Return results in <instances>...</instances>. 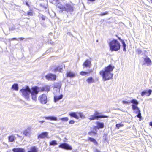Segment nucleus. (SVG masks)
I'll return each instance as SVG.
<instances>
[{"label": "nucleus", "instance_id": "obj_35", "mask_svg": "<svg viewBox=\"0 0 152 152\" xmlns=\"http://www.w3.org/2000/svg\"><path fill=\"white\" fill-rule=\"evenodd\" d=\"M96 134V133L93 131L89 132L88 133V134L91 136H95Z\"/></svg>", "mask_w": 152, "mask_h": 152}, {"label": "nucleus", "instance_id": "obj_42", "mask_svg": "<svg viewBox=\"0 0 152 152\" xmlns=\"http://www.w3.org/2000/svg\"><path fill=\"white\" fill-rule=\"evenodd\" d=\"M137 53L138 54H140L142 52V50L140 49H137L136 50Z\"/></svg>", "mask_w": 152, "mask_h": 152}, {"label": "nucleus", "instance_id": "obj_30", "mask_svg": "<svg viewBox=\"0 0 152 152\" xmlns=\"http://www.w3.org/2000/svg\"><path fill=\"white\" fill-rule=\"evenodd\" d=\"M58 143L55 140H53L50 142V145L55 146Z\"/></svg>", "mask_w": 152, "mask_h": 152}, {"label": "nucleus", "instance_id": "obj_26", "mask_svg": "<svg viewBox=\"0 0 152 152\" xmlns=\"http://www.w3.org/2000/svg\"><path fill=\"white\" fill-rule=\"evenodd\" d=\"M130 103L132 104V105H138L139 104L138 102L135 99H132L130 100Z\"/></svg>", "mask_w": 152, "mask_h": 152}, {"label": "nucleus", "instance_id": "obj_3", "mask_svg": "<svg viewBox=\"0 0 152 152\" xmlns=\"http://www.w3.org/2000/svg\"><path fill=\"white\" fill-rule=\"evenodd\" d=\"M57 6L61 10V11H60V12L61 11V12L65 11L68 13L71 14L74 11V7L73 5L69 3H66L64 5H63L59 2L57 4Z\"/></svg>", "mask_w": 152, "mask_h": 152}, {"label": "nucleus", "instance_id": "obj_17", "mask_svg": "<svg viewBox=\"0 0 152 152\" xmlns=\"http://www.w3.org/2000/svg\"><path fill=\"white\" fill-rule=\"evenodd\" d=\"M64 66V65L63 64L61 66H58V67H56L54 69V71L55 72L58 71L60 72H61V70L62 69L63 67Z\"/></svg>", "mask_w": 152, "mask_h": 152}, {"label": "nucleus", "instance_id": "obj_55", "mask_svg": "<svg viewBox=\"0 0 152 152\" xmlns=\"http://www.w3.org/2000/svg\"><path fill=\"white\" fill-rule=\"evenodd\" d=\"M17 136L18 137H21L20 136H19V135H18V134H17Z\"/></svg>", "mask_w": 152, "mask_h": 152}, {"label": "nucleus", "instance_id": "obj_18", "mask_svg": "<svg viewBox=\"0 0 152 152\" xmlns=\"http://www.w3.org/2000/svg\"><path fill=\"white\" fill-rule=\"evenodd\" d=\"M13 152H25L24 148H14L12 149Z\"/></svg>", "mask_w": 152, "mask_h": 152}, {"label": "nucleus", "instance_id": "obj_19", "mask_svg": "<svg viewBox=\"0 0 152 152\" xmlns=\"http://www.w3.org/2000/svg\"><path fill=\"white\" fill-rule=\"evenodd\" d=\"M96 124L97 125V127L99 129H102L104 128V124L103 122L99 121H97L96 123Z\"/></svg>", "mask_w": 152, "mask_h": 152}, {"label": "nucleus", "instance_id": "obj_33", "mask_svg": "<svg viewBox=\"0 0 152 152\" xmlns=\"http://www.w3.org/2000/svg\"><path fill=\"white\" fill-rule=\"evenodd\" d=\"M137 105H132V108L133 110H139V108L137 107Z\"/></svg>", "mask_w": 152, "mask_h": 152}, {"label": "nucleus", "instance_id": "obj_25", "mask_svg": "<svg viewBox=\"0 0 152 152\" xmlns=\"http://www.w3.org/2000/svg\"><path fill=\"white\" fill-rule=\"evenodd\" d=\"M11 88L15 91H18L19 89L18 84L17 83L13 84L11 87Z\"/></svg>", "mask_w": 152, "mask_h": 152}, {"label": "nucleus", "instance_id": "obj_29", "mask_svg": "<svg viewBox=\"0 0 152 152\" xmlns=\"http://www.w3.org/2000/svg\"><path fill=\"white\" fill-rule=\"evenodd\" d=\"M86 81L89 84H91L95 82L94 80L91 77L88 78L87 79Z\"/></svg>", "mask_w": 152, "mask_h": 152}, {"label": "nucleus", "instance_id": "obj_16", "mask_svg": "<svg viewBox=\"0 0 152 152\" xmlns=\"http://www.w3.org/2000/svg\"><path fill=\"white\" fill-rule=\"evenodd\" d=\"M66 75L67 77L73 78L75 76V73L71 71L67 72Z\"/></svg>", "mask_w": 152, "mask_h": 152}, {"label": "nucleus", "instance_id": "obj_49", "mask_svg": "<svg viewBox=\"0 0 152 152\" xmlns=\"http://www.w3.org/2000/svg\"><path fill=\"white\" fill-rule=\"evenodd\" d=\"M12 39V40H18V39H17V38H12V39Z\"/></svg>", "mask_w": 152, "mask_h": 152}, {"label": "nucleus", "instance_id": "obj_15", "mask_svg": "<svg viewBox=\"0 0 152 152\" xmlns=\"http://www.w3.org/2000/svg\"><path fill=\"white\" fill-rule=\"evenodd\" d=\"M144 63L143 64H146L148 65H150L151 63V61L150 59L148 57H147L144 58Z\"/></svg>", "mask_w": 152, "mask_h": 152}, {"label": "nucleus", "instance_id": "obj_24", "mask_svg": "<svg viewBox=\"0 0 152 152\" xmlns=\"http://www.w3.org/2000/svg\"><path fill=\"white\" fill-rule=\"evenodd\" d=\"M88 140L91 142H93L94 144L96 146L98 145V143L95 139L92 137H89L88 139Z\"/></svg>", "mask_w": 152, "mask_h": 152}, {"label": "nucleus", "instance_id": "obj_53", "mask_svg": "<svg viewBox=\"0 0 152 152\" xmlns=\"http://www.w3.org/2000/svg\"><path fill=\"white\" fill-rule=\"evenodd\" d=\"M21 40H23L24 39V38L23 37H20L19 38Z\"/></svg>", "mask_w": 152, "mask_h": 152}, {"label": "nucleus", "instance_id": "obj_36", "mask_svg": "<svg viewBox=\"0 0 152 152\" xmlns=\"http://www.w3.org/2000/svg\"><path fill=\"white\" fill-rule=\"evenodd\" d=\"M108 11H106L103 12L102 13H101L100 14H98L99 15L103 16L105 15H108Z\"/></svg>", "mask_w": 152, "mask_h": 152}, {"label": "nucleus", "instance_id": "obj_40", "mask_svg": "<svg viewBox=\"0 0 152 152\" xmlns=\"http://www.w3.org/2000/svg\"><path fill=\"white\" fill-rule=\"evenodd\" d=\"M33 13L32 12H28L26 13H25L24 15H28L32 16H33Z\"/></svg>", "mask_w": 152, "mask_h": 152}, {"label": "nucleus", "instance_id": "obj_28", "mask_svg": "<svg viewBox=\"0 0 152 152\" xmlns=\"http://www.w3.org/2000/svg\"><path fill=\"white\" fill-rule=\"evenodd\" d=\"M15 139V137L13 135L10 136L8 137V140L9 142H13Z\"/></svg>", "mask_w": 152, "mask_h": 152}, {"label": "nucleus", "instance_id": "obj_23", "mask_svg": "<svg viewBox=\"0 0 152 152\" xmlns=\"http://www.w3.org/2000/svg\"><path fill=\"white\" fill-rule=\"evenodd\" d=\"M61 85L62 84L61 82L55 83L54 84V88H58V89L59 91H60L61 86Z\"/></svg>", "mask_w": 152, "mask_h": 152}, {"label": "nucleus", "instance_id": "obj_22", "mask_svg": "<svg viewBox=\"0 0 152 152\" xmlns=\"http://www.w3.org/2000/svg\"><path fill=\"white\" fill-rule=\"evenodd\" d=\"M27 152H38V149L35 146H33Z\"/></svg>", "mask_w": 152, "mask_h": 152}, {"label": "nucleus", "instance_id": "obj_41", "mask_svg": "<svg viewBox=\"0 0 152 152\" xmlns=\"http://www.w3.org/2000/svg\"><path fill=\"white\" fill-rule=\"evenodd\" d=\"M122 102L123 104H128L130 103V101L129 100H128L127 101L123 100L122 101Z\"/></svg>", "mask_w": 152, "mask_h": 152}, {"label": "nucleus", "instance_id": "obj_9", "mask_svg": "<svg viewBox=\"0 0 152 152\" xmlns=\"http://www.w3.org/2000/svg\"><path fill=\"white\" fill-rule=\"evenodd\" d=\"M152 92V90L151 89L145 90L141 92V96H143L145 95H146L147 96H148L151 95Z\"/></svg>", "mask_w": 152, "mask_h": 152}, {"label": "nucleus", "instance_id": "obj_12", "mask_svg": "<svg viewBox=\"0 0 152 152\" xmlns=\"http://www.w3.org/2000/svg\"><path fill=\"white\" fill-rule=\"evenodd\" d=\"M84 67L90 68L91 66V61L88 59H87L83 64Z\"/></svg>", "mask_w": 152, "mask_h": 152}, {"label": "nucleus", "instance_id": "obj_14", "mask_svg": "<svg viewBox=\"0 0 152 152\" xmlns=\"http://www.w3.org/2000/svg\"><path fill=\"white\" fill-rule=\"evenodd\" d=\"M69 115L71 117L77 119H79L78 112H71L69 113Z\"/></svg>", "mask_w": 152, "mask_h": 152}, {"label": "nucleus", "instance_id": "obj_31", "mask_svg": "<svg viewBox=\"0 0 152 152\" xmlns=\"http://www.w3.org/2000/svg\"><path fill=\"white\" fill-rule=\"evenodd\" d=\"M121 43L122 44V47H123V50L124 51H126V45L125 44L124 41H122Z\"/></svg>", "mask_w": 152, "mask_h": 152}, {"label": "nucleus", "instance_id": "obj_46", "mask_svg": "<svg viewBox=\"0 0 152 152\" xmlns=\"http://www.w3.org/2000/svg\"><path fill=\"white\" fill-rule=\"evenodd\" d=\"M51 49L47 50L46 51V52L45 53V54H48L51 51Z\"/></svg>", "mask_w": 152, "mask_h": 152}, {"label": "nucleus", "instance_id": "obj_37", "mask_svg": "<svg viewBox=\"0 0 152 152\" xmlns=\"http://www.w3.org/2000/svg\"><path fill=\"white\" fill-rule=\"evenodd\" d=\"M137 112V116L140 118L141 117L140 111V110H138Z\"/></svg>", "mask_w": 152, "mask_h": 152}, {"label": "nucleus", "instance_id": "obj_8", "mask_svg": "<svg viewBox=\"0 0 152 152\" xmlns=\"http://www.w3.org/2000/svg\"><path fill=\"white\" fill-rule=\"evenodd\" d=\"M46 79L48 80L54 81L56 80V75L51 73H49L46 75L45 76Z\"/></svg>", "mask_w": 152, "mask_h": 152}, {"label": "nucleus", "instance_id": "obj_56", "mask_svg": "<svg viewBox=\"0 0 152 152\" xmlns=\"http://www.w3.org/2000/svg\"><path fill=\"white\" fill-rule=\"evenodd\" d=\"M50 123H51V124H54V123H51V122H50Z\"/></svg>", "mask_w": 152, "mask_h": 152}, {"label": "nucleus", "instance_id": "obj_2", "mask_svg": "<svg viewBox=\"0 0 152 152\" xmlns=\"http://www.w3.org/2000/svg\"><path fill=\"white\" fill-rule=\"evenodd\" d=\"M114 68V66L110 64L105 67L104 70L100 72V74L102 76L104 81H105L112 79L113 74L111 72L113 71Z\"/></svg>", "mask_w": 152, "mask_h": 152}, {"label": "nucleus", "instance_id": "obj_45", "mask_svg": "<svg viewBox=\"0 0 152 152\" xmlns=\"http://www.w3.org/2000/svg\"><path fill=\"white\" fill-rule=\"evenodd\" d=\"M75 121H73V120H70L69 122V124H74L75 123Z\"/></svg>", "mask_w": 152, "mask_h": 152}, {"label": "nucleus", "instance_id": "obj_51", "mask_svg": "<svg viewBox=\"0 0 152 152\" xmlns=\"http://www.w3.org/2000/svg\"><path fill=\"white\" fill-rule=\"evenodd\" d=\"M44 122H45V121H39V122L41 123L42 124Z\"/></svg>", "mask_w": 152, "mask_h": 152}, {"label": "nucleus", "instance_id": "obj_54", "mask_svg": "<svg viewBox=\"0 0 152 152\" xmlns=\"http://www.w3.org/2000/svg\"><path fill=\"white\" fill-rule=\"evenodd\" d=\"M88 1H89L91 2L94 1L96 0H88Z\"/></svg>", "mask_w": 152, "mask_h": 152}, {"label": "nucleus", "instance_id": "obj_20", "mask_svg": "<svg viewBox=\"0 0 152 152\" xmlns=\"http://www.w3.org/2000/svg\"><path fill=\"white\" fill-rule=\"evenodd\" d=\"M50 90V86H45L42 87L41 88V91H49Z\"/></svg>", "mask_w": 152, "mask_h": 152}, {"label": "nucleus", "instance_id": "obj_58", "mask_svg": "<svg viewBox=\"0 0 152 152\" xmlns=\"http://www.w3.org/2000/svg\"><path fill=\"white\" fill-rule=\"evenodd\" d=\"M96 42H98V40H96Z\"/></svg>", "mask_w": 152, "mask_h": 152}, {"label": "nucleus", "instance_id": "obj_4", "mask_svg": "<svg viewBox=\"0 0 152 152\" xmlns=\"http://www.w3.org/2000/svg\"><path fill=\"white\" fill-rule=\"evenodd\" d=\"M110 50L111 52L117 51L120 49L121 45L117 39H113L109 43Z\"/></svg>", "mask_w": 152, "mask_h": 152}, {"label": "nucleus", "instance_id": "obj_38", "mask_svg": "<svg viewBox=\"0 0 152 152\" xmlns=\"http://www.w3.org/2000/svg\"><path fill=\"white\" fill-rule=\"evenodd\" d=\"M39 18L42 19V20H45L46 18V17L45 16L41 14L39 15Z\"/></svg>", "mask_w": 152, "mask_h": 152}, {"label": "nucleus", "instance_id": "obj_11", "mask_svg": "<svg viewBox=\"0 0 152 152\" xmlns=\"http://www.w3.org/2000/svg\"><path fill=\"white\" fill-rule=\"evenodd\" d=\"M42 118H45L46 119L50 120V121H58L57 117L54 116H45L43 117Z\"/></svg>", "mask_w": 152, "mask_h": 152}, {"label": "nucleus", "instance_id": "obj_50", "mask_svg": "<svg viewBox=\"0 0 152 152\" xmlns=\"http://www.w3.org/2000/svg\"><path fill=\"white\" fill-rule=\"evenodd\" d=\"M26 5L28 7H29V4L27 2H26Z\"/></svg>", "mask_w": 152, "mask_h": 152}, {"label": "nucleus", "instance_id": "obj_43", "mask_svg": "<svg viewBox=\"0 0 152 152\" xmlns=\"http://www.w3.org/2000/svg\"><path fill=\"white\" fill-rule=\"evenodd\" d=\"M78 117L79 118V116L81 118H83V117H84L83 114L80 112H78Z\"/></svg>", "mask_w": 152, "mask_h": 152}, {"label": "nucleus", "instance_id": "obj_21", "mask_svg": "<svg viewBox=\"0 0 152 152\" xmlns=\"http://www.w3.org/2000/svg\"><path fill=\"white\" fill-rule=\"evenodd\" d=\"M63 97V95L61 94L59 96H54V101L56 102L57 101L61 99Z\"/></svg>", "mask_w": 152, "mask_h": 152}, {"label": "nucleus", "instance_id": "obj_44", "mask_svg": "<svg viewBox=\"0 0 152 152\" xmlns=\"http://www.w3.org/2000/svg\"><path fill=\"white\" fill-rule=\"evenodd\" d=\"M15 29V28L14 26H13L12 27H10L9 28V30L10 31H13Z\"/></svg>", "mask_w": 152, "mask_h": 152}, {"label": "nucleus", "instance_id": "obj_5", "mask_svg": "<svg viewBox=\"0 0 152 152\" xmlns=\"http://www.w3.org/2000/svg\"><path fill=\"white\" fill-rule=\"evenodd\" d=\"M108 117L106 115H100L98 112L96 111L93 115L90 116L89 119L90 120H93L95 119L98 120L99 118H107Z\"/></svg>", "mask_w": 152, "mask_h": 152}, {"label": "nucleus", "instance_id": "obj_27", "mask_svg": "<svg viewBox=\"0 0 152 152\" xmlns=\"http://www.w3.org/2000/svg\"><path fill=\"white\" fill-rule=\"evenodd\" d=\"M92 71V70H89L88 72H86L85 71H81L80 73V74L82 75H86L88 74H89Z\"/></svg>", "mask_w": 152, "mask_h": 152}, {"label": "nucleus", "instance_id": "obj_34", "mask_svg": "<svg viewBox=\"0 0 152 152\" xmlns=\"http://www.w3.org/2000/svg\"><path fill=\"white\" fill-rule=\"evenodd\" d=\"M50 1H51L54 4H58V3L59 2V0H50Z\"/></svg>", "mask_w": 152, "mask_h": 152}, {"label": "nucleus", "instance_id": "obj_47", "mask_svg": "<svg viewBox=\"0 0 152 152\" xmlns=\"http://www.w3.org/2000/svg\"><path fill=\"white\" fill-rule=\"evenodd\" d=\"M116 36L117 37L118 39L120 41L122 42V41H124V40H123L122 39H121V38L119 37H118L117 35H116Z\"/></svg>", "mask_w": 152, "mask_h": 152}, {"label": "nucleus", "instance_id": "obj_1", "mask_svg": "<svg viewBox=\"0 0 152 152\" xmlns=\"http://www.w3.org/2000/svg\"><path fill=\"white\" fill-rule=\"evenodd\" d=\"M39 91V88L37 86L33 87L30 89L28 86H26L25 88H23L20 91V92L22 93V96L27 100H30V94H31L32 99L35 101H36L37 95Z\"/></svg>", "mask_w": 152, "mask_h": 152}, {"label": "nucleus", "instance_id": "obj_39", "mask_svg": "<svg viewBox=\"0 0 152 152\" xmlns=\"http://www.w3.org/2000/svg\"><path fill=\"white\" fill-rule=\"evenodd\" d=\"M59 120H62V121H67L68 120V118L67 117H64L63 118H59Z\"/></svg>", "mask_w": 152, "mask_h": 152}, {"label": "nucleus", "instance_id": "obj_52", "mask_svg": "<svg viewBox=\"0 0 152 152\" xmlns=\"http://www.w3.org/2000/svg\"><path fill=\"white\" fill-rule=\"evenodd\" d=\"M97 125L96 126H95L94 127V128L95 129H99V128H98V127H97Z\"/></svg>", "mask_w": 152, "mask_h": 152}, {"label": "nucleus", "instance_id": "obj_6", "mask_svg": "<svg viewBox=\"0 0 152 152\" xmlns=\"http://www.w3.org/2000/svg\"><path fill=\"white\" fill-rule=\"evenodd\" d=\"M59 147L67 150H72V148L69 144L66 143H62L60 144Z\"/></svg>", "mask_w": 152, "mask_h": 152}, {"label": "nucleus", "instance_id": "obj_10", "mask_svg": "<svg viewBox=\"0 0 152 152\" xmlns=\"http://www.w3.org/2000/svg\"><path fill=\"white\" fill-rule=\"evenodd\" d=\"M31 128H28L24 130L22 133L23 135H24L25 136L29 137L31 136Z\"/></svg>", "mask_w": 152, "mask_h": 152}, {"label": "nucleus", "instance_id": "obj_48", "mask_svg": "<svg viewBox=\"0 0 152 152\" xmlns=\"http://www.w3.org/2000/svg\"><path fill=\"white\" fill-rule=\"evenodd\" d=\"M94 152H100L97 149H96L94 151Z\"/></svg>", "mask_w": 152, "mask_h": 152}, {"label": "nucleus", "instance_id": "obj_7", "mask_svg": "<svg viewBox=\"0 0 152 152\" xmlns=\"http://www.w3.org/2000/svg\"><path fill=\"white\" fill-rule=\"evenodd\" d=\"M39 99L42 104H45L47 102V98L45 94H43L39 96Z\"/></svg>", "mask_w": 152, "mask_h": 152}, {"label": "nucleus", "instance_id": "obj_57", "mask_svg": "<svg viewBox=\"0 0 152 152\" xmlns=\"http://www.w3.org/2000/svg\"><path fill=\"white\" fill-rule=\"evenodd\" d=\"M150 1L151 3H152V0H150Z\"/></svg>", "mask_w": 152, "mask_h": 152}, {"label": "nucleus", "instance_id": "obj_32", "mask_svg": "<svg viewBox=\"0 0 152 152\" xmlns=\"http://www.w3.org/2000/svg\"><path fill=\"white\" fill-rule=\"evenodd\" d=\"M122 122H121L120 123L117 124L116 125V127L118 129H119L120 127H122L124 126V125L122 123Z\"/></svg>", "mask_w": 152, "mask_h": 152}, {"label": "nucleus", "instance_id": "obj_13", "mask_svg": "<svg viewBox=\"0 0 152 152\" xmlns=\"http://www.w3.org/2000/svg\"><path fill=\"white\" fill-rule=\"evenodd\" d=\"M48 134V133L47 132H42L41 133L38 135V139H42L44 138L45 137H47Z\"/></svg>", "mask_w": 152, "mask_h": 152}]
</instances>
